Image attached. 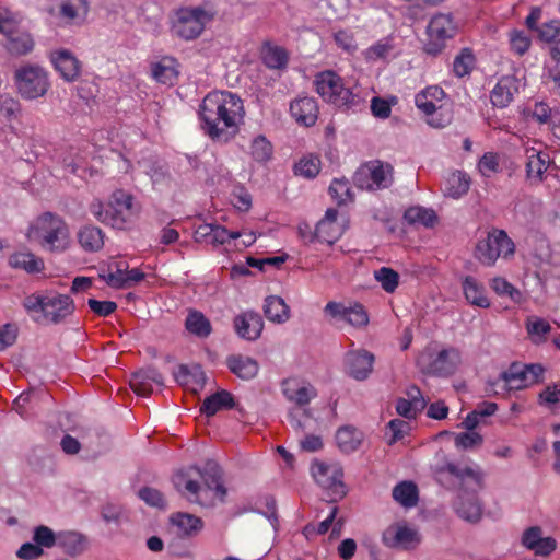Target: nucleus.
I'll list each match as a JSON object with an SVG mask.
<instances>
[{"instance_id": "obj_29", "label": "nucleus", "mask_w": 560, "mask_h": 560, "mask_svg": "<svg viewBox=\"0 0 560 560\" xmlns=\"http://www.w3.org/2000/svg\"><path fill=\"white\" fill-rule=\"evenodd\" d=\"M464 296L470 305L481 308L490 307L485 285L471 276H466L462 281Z\"/></svg>"}, {"instance_id": "obj_47", "label": "nucleus", "mask_w": 560, "mask_h": 560, "mask_svg": "<svg viewBox=\"0 0 560 560\" xmlns=\"http://www.w3.org/2000/svg\"><path fill=\"white\" fill-rule=\"evenodd\" d=\"M526 330L530 340L536 345H540L547 340L551 326L546 319L533 316L526 322Z\"/></svg>"}, {"instance_id": "obj_58", "label": "nucleus", "mask_w": 560, "mask_h": 560, "mask_svg": "<svg viewBox=\"0 0 560 560\" xmlns=\"http://www.w3.org/2000/svg\"><path fill=\"white\" fill-rule=\"evenodd\" d=\"M409 428V423L404 420H390L387 424V435H389L388 443L394 444L397 441L401 440L404 435L408 432Z\"/></svg>"}, {"instance_id": "obj_48", "label": "nucleus", "mask_w": 560, "mask_h": 560, "mask_svg": "<svg viewBox=\"0 0 560 560\" xmlns=\"http://www.w3.org/2000/svg\"><path fill=\"white\" fill-rule=\"evenodd\" d=\"M394 499L405 508H411L417 504V487L410 481H402L393 489Z\"/></svg>"}, {"instance_id": "obj_38", "label": "nucleus", "mask_w": 560, "mask_h": 560, "mask_svg": "<svg viewBox=\"0 0 560 560\" xmlns=\"http://www.w3.org/2000/svg\"><path fill=\"white\" fill-rule=\"evenodd\" d=\"M233 406L234 398L232 394L226 390H220L203 400L200 407V411L207 417H212L218 411L223 409H231Z\"/></svg>"}, {"instance_id": "obj_12", "label": "nucleus", "mask_w": 560, "mask_h": 560, "mask_svg": "<svg viewBox=\"0 0 560 560\" xmlns=\"http://www.w3.org/2000/svg\"><path fill=\"white\" fill-rule=\"evenodd\" d=\"M16 26L15 15L0 8V33L7 36L8 50L14 55H25L33 49L34 42L30 34L16 32Z\"/></svg>"}, {"instance_id": "obj_64", "label": "nucleus", "mask_w": 560, "mask_h": 560, "mask_svg": "<svg viewBox=\"0 0 560 560\" xmlns=\"http://www.w3.org/2000/svg\"><path fill=\"white\" fill-rule=\"evenodd\" d=\"M539 404L553 406L560 402V384L547 386L538 396Z\"/></svg>"}, {"instance_id": "obj_1", "label": "nucleus", "mask_w": 560, "mask_h": 560, "mask_svg": "<svg viewBox=\"0 0 560 560\" xmlns=\"http://www.w3.org/2000/svg\"><path fill=\"white\" fill-rule=\"evenodd\" d=\"M199 116L203 131L214 141L226 143L244 120L243 101L231 92L215 91L203 98Z\"/></svg>"}, {"instance_id": "obj_49", "label": "nucleus", "mask_w": 560, "mask_h": 560, "mask_svg": "<svg viewBox=\"0 0 560 560\" xmlns=\"http://www.w3.org/2000/svg\"><path fill=\"white\" fill-rule=\"evenodd\" d=\"M55 70H80L81 63L68 49H60L50 54Z\"/></svg>"}, {"instance_id": "obj_36", "label": "nucleus", "mask_w": 560, "mask_h": 560, "mask_svg": "<svg viewBox=\"0 0 560 560\" xmlns=\"http://www.w3.org/2000/svg\"><path fill=\"white\" fill-rule=\"evenodd\" d=\"M363 441V433L354 427L345 425L336 432V443L343 453L357 451Z\"/></svg>"}, {"instance_id": "obj_59", "label": "nucleus", "mask_w": 560, "mask_h": 560, "mask_svg": "<svg viewBox=\"0 0 560 560\" xmlns=\"http://www.w3.org/2000/svg\"><path fill=\"white\" fill-rule=\"evenodd\" d=\"M476 67V57L472 49L466 47L455 57L453 70H472Z\"/></svg>"}, {"instance_id": "obj_23", "label": "nucleus", "mask_w": 560, "mask_h": 560, "mask_svg": "<svg viewBox=\"0 0 560 560\" xmlns=\"http://www.w3.org/2000/svg\"><path fill=\"white\" fill-rule=\"evenodd\" d=\"M234 328L241 338L254 341L260 337L264 322L258 313L248 311L234 318Z\"/></svg>"}, {"instance_id": "obj_39", "label": "nucleus", "mask_w": 560, "mask_h": 560, "mask_svg": "<svg viewBox=\"0 0 560 560\" xmlns=\"http://www.w3.org/2000/svg\"><path fill=\"white\" fill-rule=\"evenodd\" d=\"M470 187L469 176L460 171H455L446 179L445 195L458 199L466 195Z\"/></svg>"}, {"instance_id": "obj_15", "label": "nucleus", "mask_w": 560, "mask_h": 560, "mask_svg": "<svg viewBox=\"0 0 560 560\" xmlns=\"http://www.w3.org/2000/svg\"><path fill=\"white\" fill-rule=\"evenodd\" d=\"M382 541L388 548L411 550L421 542V535L416 527L406 523H396L383 532Z\"/></svg>"}, {"instance_id": "obj_41", "label": "nucleus", "mask_w": 560, "mask_h": 560, "mask_svg": "<svg viewBox=\"0 0 560 560\" xmlns=\"http://www.w3.org/2000/svg\"><path fill=\"white\" fill-rule=\"evenodd\" d=\"M186 329L199 338H206L211 334L209 319L198 311H189L185 320Z\"/></svg>"}, {"instance_id": "obj_61", "label": "nucleus", "mask_w": 560, "mask_h": 560, "mask_svg": "<svg viewBox=\"0 0 560 560\" xmlns=\"http://www.w3.org/2000/svg\"><path fill=\"white\" fill-rule=\"evenodd\" d=\"M47 299L48 296L32 294L24 299L23 306L33 318L34 315L43 314Z\"/></svg>"}, {"instance_id": "obj_21", "label": "nucleus", "mask_w": 560, "mask_h": 560, "mask_svg": "<svg viewBox=\"0 0 560 560\" xmlns=\"http://www.w3.org/2000/svg\"><path fill=\"white\" fill-rule=\"evenodd\" d=\"M524 85V77L517 78L515 73L503 75L491 92L492 104L500 108L506 107Z\"/></svg>"}, {"instance_id": "obj_28", "label": "nucleus", "mask_w": 560, "mask_h": 560, "mask_svg": "<svg viewBox=\"0 0 560 560\" xmlns=\"http://www.w3.org/2000/svg\"><path fill=\"white\" fill-rule=\"evenodd\" d=\"M77 240L82 250L96 253L104 246L105 234L100 228L88 224L78 230Z\"/></svg>"}, {"instance_id": "obj_43", "label": "nucleus", "mask_w": 560, "mask_h": 560, "mask_svg": "<svg viewBox=\"0 0 560 560\" xmlns=\"http://www.w3.org/2000/svg\"><path fill=\"white\" fill-rule=\"evenodd\" d=\"M411 399L399 398L396 402V411L408 419L415 418L417 412L424 407V401L418 398L420 390L418 388H411L408 393Z\"/></svg>"}, {"instance_id": "obj_56", "label": "nucleus", "mask_w": 560, "mask_h": 560, "mask_svg": "<svg viewBox=\"0 0 560 560\" xmlns=\"http://www.w3.org/2000/svg\"><path fill=\"white\" fill-rule=\"evenodd\" d=\"M374 277L377 282L381 283L382 288L388 293L394 292L398 287L399 276L390 268H380L374 272Z\"/></svg>"}, {"instance_id": "obj_27", "label": "nucleus", "mask_w": 560, "mask_h": 560, "mask_svg": "<svg viewBox=\"0 0 560 560\" xmlns=\"http://www.w3.org/2000/svg\"><path fill=\"white\" fill-rule=\"evenodd\" d=\"M260 58L270 70H283L289 62V51L282 47L265 40L260 48Z\"/></svg>"}, {"instance_id": "obj_30", "label": "nucleus", "mask_w": 560, "mask_h": 560, "mask_svg": "<svg viewBox=\"0 0 560 560\" xmlns=\"http://www.w3.org/2000/svg\"><path fill=\"white\" fill-rule=\"evenodd\" d=\"M170 522L177 529V535L180 537L197 536L203 528L202 520L189 513H174L170 517Z\"/></svg>"}, {"instance_id": "obj_8", "label": "nucleus", "mask_w": 560, "mask_h": 560, "mask_svg": "<svg viewBox=\"0 0 560 560\" xmlns=\"http://www.w3.org/2000/svg\"><path fill=\"white\" fill-rule=\"evenodd\" d=\"M515 252L514 242L503 230H493L476 246V258L486 266H492L499 257L509 258Z\"/></svg>"}, {"instance_id": "obj_26", "label": "nucleus", "mask_w": 560, "mask_h": 560, "mask_svg": "<svg viewBox=\"0 0 560 560\" xmlns=\"http://www.w3.org/2000/svg\"><path fill=\"white\" fill-rule=\"evenodd\" d=\"M162 386L163 377L161 373L153 369H142L132 374L130 380L131 388L141 396H147L153 390V386Z\"/></svg>"}, {"instance_id": "obj_37", "label": "nucleus", "mask_w": 560, "mask_h": 560, "mask_svg": "<svg viewBox=\"0 0 560 560\" xmlns=\"http://www.w3.org/2000/svg\"><path fill=\"white\" fill-rule=\"evenodd\" d=\"M9 264L11 267L23 269L28 273H37L44 269V260L28 250L12 254L9 257Z\"/></svg>"}, {"instance_id": "obj_54", "label": "nucleus", "mask_w": 560, "mask_h": 560, "mask_svg": "<svg viewBox=\"0 0 560 560\" xmlns=\"http://www.w3.org/2000/svg\"><path fill=\"white\" fill-rule=\"evenodd\" d=\"M491 289L501 296H509L514 302H520L522 293L513 287L506 279L495 277L490 281Z\"/></svg>"}, {"instance_id": "obj_53", "label": "nucleus", "mask_w": 560, "mask_h": 560, "mask_svg": "<svg viewBox=\"0 0 560 560\" xmlns=\"http://www.w3.org/2000/svg\"><path fill=\"white\" fill-rule=\"evenodd\" d=\"M405 219L409 223H420L424 226H432L436 222L435 212L423 207H411L405 212Z\"/></svg>"}, {"instance_id": "obj_9", "label": "nucleus", "mask_w": 560, "mask_h": 560, "mask_svg": "<svg viewBox=\"0 0 560 560\" xmlns=\"http://www.w3.org/2000/svg\"><path fill=\"white\" fill-rule=\"evenodd\" d=\"M421 369L436 376H451L462 364V353L457 348L450 347L433 354L427 349L418 359Z\"/></svg>"}, {"instance_id": "obj_34", "label": "nucleus", "mask_w": 560, "mask_h": 560, "mask_svg": "<svg viewBox=\"0 0 560 560\" xmlns=\"http://www.w3.org/2000/svg\"><path fill=\"white\" fill-rule=\"evenodd\" d=\"M264 314L268 320L283 324L290 318V307L282 298L270 295L265 299Z\"/></svg>"}, {"instance_id": "obj_31", "label": "nucleus", "mask_w": 560, "mask_h": 560, "mask_svg": "<svg viewBox=\"0 0 560 560\" xmlns=\"http://www.w3.org/2000/svg\"><path fill=\"white\" fill-rule=\"evenodd\" d=\"M196 238L205 240L213 245H224L231 240H237V234L235 231H229L222 225L203 224L196 230Z\"/></svg>"}, {"instance_id": "obj_52", "label": "nucleus", "mask_w": 560, "mask_h": 560, "mask_svg": "<svg viewBox=\"0 0 560 560\" xmlns=\"http://www.w3.org/2000/svg\"><path fill=\"white\" fill-rule=\"evenodd\" d=\"M329 194L338 205L353 201L351 186L347 179H334L329 186Z\"/></svg>"}, {"instance_id": "obj_32", "label": "nucleus", "mask_w": 560, "mask_h": 560, "mask_svg": "<svg viewBox=\"0 0 560 560\" xmlns=\"http://www.w3.org/2000/svg\"><path fill=\"white\" fill-rule=\"evenodd\" d=\"M226 364L233 374L245 381L254 378L259 371L258 362L243 354H232L228 357Z\"/></svg>"}, {"instance_id": "obj_6", "label": "nucleus", "mask_w": 560, "mask_h": 560, "mask_svg": "<svg viewBox=\"0 0 560 560\" xmlns=\"http://www.w3.org/2000/svg\"><path fill=\"white\" fill-rule=\"evenodd\" d=\"M314 84L324 101L339 108H349L358 102L350 82H346L338 72H317Z\"/></svg>"}, {"instance_id": "obj_51", "label": "nucleus", "mask_w": 560, "mask_h": 560, "mask_svg": "<svg viewBox=\"0 0 560 560\" xmlns=\"http://www.w3.org/2000/svg\"><path fill=\"white\" fill-rule=\"evenodd\" d=\"M272 144L262 135L256 136L250 143V155L259 163L268 162L272 156Z\"/></svg>"}, {"instance_id": "obj_62", "label": "nucleus", "mask_w": 560, "mask_h": 560, "mask_svg": "<svg viewBox=\"0 0 560 560\" xmlns=\"http://www.w3.org/2000/svg\"><path fill=\"white\" fill-rule=\"evenodd\" d=\"M481 443L482 436L475 431L463 432L455 436V445L457 447L472 448Z\"/></svg>"}, {"instance_id": "obj_14", "label": "nucleus", "mask_w": 560, "mask_h": 560, "mask_svg": "<svg viewBox=\"0 0 560 560\" xmlns=\"http://www.w3.org/2000/svg\"><path fill=\"white\" fill-rule=\"evenodd\" d=\"M455 28L450 15L436 14L434 15L428 27V42L423 50L431 56L439 55L445 47V39L453 37Z\"/></svg>"}, {"instance_id": "obj_44", "label": "nucleus", "mask_w": 560, "mask_h": 560, "mask_svg": "<svg viewBox=\"0 0 560 560\" xmlns=\"http://www.w3.org/2000/svg\"><path fill=\"white\" fill-rule=\"evenodd\" d=\"M58 545L71 556L79 555L86 547L85 537L77 532H62L58 534Z\"/></svg>"}, {"instance_id": "obj_25", "label": "nucleus", "mask_w": 560, "mask_h": 560, "mask_svg": "<svg viewBox=\"0 0 560 560\" xmlns=\"http://www.w3.org/2000/svg\"><path fill=\"white\" fill-rule=\"evenodd\" d=\"M290 113L300 125L313 126L318 117L317 102L313 97H298L291 103Z\"/></svg>"}, {"instance_id": "obj_46", "label": "nucleus", "mask_w": 560, "mask_h": 560, "mask_svg": "<svg viewBox=\"0 0 560 560\" xmlns=\"http://www.w3.org/2000/svg\"><path fill=\"white\" fill-rule=\"evenodd\" d=\"M343 231V226L338 222L319 221L316 226L315 236L319 242L331 245L341 237Z\"/></svg>"}, {"instance_id": "obj_4", "label": "nucleus", "mask_w": 560, "mask_h": 560, "mask_svg": "<svg viewBox=\"0 0 560 560\" xmlns=\"http://www.w3.org/2000/svg\"><path fill=\"white\" fill-rule=\"evenodd\" d=\"M89 210L101 223L121 230L135 215L133 198L124 190H116L112 194L107 206L96 199L91 202Z\"/></svg>"}, {"instance_id": "obj_13", "label": "nucleus", "mask_w": 560, "mask_h": 560, "mask_svg": "<svg viewBox=\"0 0 560 560\" xmlns=\"http://www.w3.org/2000/svg\"><path fill=\"white\" fill-rule=\"evenodd\" d=\"M544 368L540 364H512L500 375V381L508 390H520L529 387L540 381L544 375Z\"/></svg>"}, {"instance_id": "obj_50", "label": "nucleus", "mask_w": 560, "mask_h": 560, "mask_svg": "<svg viewBox=\"0 0 560 560\" xmlns=\"http://www.w3.org/2000/svg\"><path fill=\"white\" fill-rule=\"evenodd\" d=\"M320 171V160L317 155L308 154L300 159L294 165L295 175L304 178H314Z\"/></svg>"}, {"instance_id": "obj_3", "label": "nucleus", "mask_w": 560, "mask_h": 560, "mask_svg": "<svg viewBox=\"0 0 560 560\" xmlns=\"http://www.w3.org/2000/svg\"><path fill=\"white\" fill-rule=\"evenodd\" d=\"M26 237L54 254L67 252L72 244L69 225L63 218L52 212H44L34 219L26 231Z\"/></svg>"}, {"instance_id": "obj_7", "label": "nucleus", "mask_w": 560, "mask_h": 560, "mask_svg": "<svg viewBox=\"0 0 560 560\" xmlns=\"http://www.w3.org/2000/svg\"><path fill=\"white\" fill-rule=\"evenodd\" d=\"M173 24L174 34L185 40L196 39L201 35L207 23L212 21L213 13L202 7L182 8L177 11Z\"/></svg>"}, {"instance_id": "obj_45", "label": "nucleus", "mask_w": 560, "mask_h": 560, "mask_svg": "<svg viewBox=\"0 0 560 560\" xmlns=\"http://www.w3.org/2000/svg\"><path fill=\"white\" fill-rule=\"evenodd\" d=\"M101 279L112 288H126V264H110L102 269Z\"/></svg>"}, {"instance_id": "obj_24", "label": "nucleus", "mask_w": 560, "mask_h": 560, "mask_svg": "<svg viewBox=\"0 0 560 560\" xmlns=\"http://www.w3.org/2000/svg\"><path fill=\"white\" fill-rule=\"evenodd\" d=\"M526 176L529 180L538 183L550 163L549 155L541 148L526 147Z\"/></svg>"}, {"instance_id": "obj_18", "label": "nucleus", "mask_w": 560, "mask_h": 560, "mask_svg": "<svg viewBox=\"0 0 560 560\" xmlns=\"http://www.w3.org/2000/svg\"><path fill=\"white\" fill-rule=\"evenodd\" d=\"M15 84L25 100H35L46 94L49 88L46 72H16Z\"/></svg>"}, {"instance_id": "obj_5", "label": "nucleus", "mask_w": 560, "mask_h": 560, "mask_svg": "<svg viewBox=\"0 0 560 560\" xmlns=\"http://www.w3.org/2000/svg\"><path fill=\"white\" fill-rule=\"evenodd\" d=\"M415 104L427 124L433 128H444L452 121V110L445 92L438 85L428 86L415 97Z\"/></svg>"}, {"instance_id": "obj_55", "label": "nucleus", "mask_w": 560, "mask_h": 560, "mask_svg": "<svg viewBox=\"0 0 560 560\" xmlns=\"http://www.w3.org/2000/svg\"><path fill=\"white\" fill-rule=\"evenodd\" d=\"M478 171L483 177H491L500 171V156L494 152H486L477 164Z\"/></svg>"}, {"instance_id": "obj_10", "label": "nucleus", "mask_w": 560, "mask_h": 560, "mask_svg": "<svg viewBox=\"0 0 560 560\" xmlns=\"http://www.w3.org/2000/svg\"><path fill=\"white\" fill-rule=\"evenodd\" d=\"M355 185L360 189L377 190L390 186L393 183V167L380 161H371L359 167L354 174Z\"/></svg>"}, {"instance_id": "obj_57", "label": "nucleus", "mask_w": 560, "mask_h": 560, "mask_svg": "<svg viewBox=\"0 0 560 560\" xmlns=\"http://www.w3.org/2000/svg\"><path fill=\"white\" fill-rule=\"evenodd\" d=\"M33 539L39 547L51 548L56 542L58 544V535L44 525L35 528Z\"/></svg>"}, {"instance_id": "obj_60", "label": "nucleus", "mask_w": 560, "mask_h": 560, "mask_svg": "<svg viewBox=\"0 0 560 560\" xmlns=\"http://www.w3.org/2000/svg\"><path fill=\"white\" fill-rule=\"evenodd\" d=\"M511 48L518 55L525 54L530 46V38L524 31H513L510 34Z\"/></svg>"}, {"instance_id": "obj_20", "label": "nucleus", "mask_w": 560, "mask_h": 560, "mask_svg": "<svg viewBox=\"0 0 560 560\" xmlns=\"http://www.w3.org/2000/svg\"><path fill=\"white\" fill-rule=\"evenodd\" d=\"M374 354L364 349L348 351L345 355L347 373L357 381L366 380L373 371Z\"/></svg>"}, {"instance_id": "obj_33", "label": "nucleus", "mask_w": 560, "mask_h": 560, "mask_svg": "<svg viewBox=\"0 0 560 560\" xmlns=\"http://www.w3.org/2000/svg\"><path fill=\"white\" fill-rule=\"evenodd\" d=\"M397 55L398 51L389 38L380 40L363 51L364 59L372 65L387 62Z\"/></svg>"}, {"instance_id": "obj_40", "label": "nucleus", "mask_w": 560, "mask_h": 560, "mask_svg": "<svg viewBox=\"0 0 560 560\" xmlns=\"http://www.w3.org/2000/svg\"><path fill=\"white\" fill-rule=\"evenodd\" d=\"M22 115L20 102L9 94H0V120L12 128V124L18 121Z\"/></svg>"}, {"instance_id": "obj_63", "label": "nucleus", "mask_w": 560, "mask_h": 560, "mask_svg": "<svg viewBox=\"0 0 560 560\" xmlns=\"http://www.w3.org/2000/svg\"><path fill=\"white\" fill-rule=\"evenodd\" d=\"M538 37L547 43L553 42L560 33V22L550 21L537 28Z\"/></svg>"}, {"instance_id": "obj_2", "label": "nucleus", "mask_w": 560, "mask_h": 560, "mask_svg": "<svg viewBox=\"0 0 560 560\" xmlns=\"http://www.w3.org/2000/svg\"><path fill=\"white\" fill-rule=\"evenodd\" d=\"M175 488L190 502L212 506L223 501L226 490L214 472H202L196 467L180 470L173 478Z\"/></svg>"}, {"instance_id": "obj_16", "label": "nucleus", "mask_w": 560, "mask_h": 560, "mask_svg": "<svg viewBox=\"0 0 560 560\" xmlns=\"http://www.w3.org/2000/svg\"><path fill=\"white\" fill-rule=\"evenodd\" d=\"M44 312L34 315L33 320L39 324H59L73 314L74 303L69 295L56 294L48 296Z\"/></svg>"}, {"instance_id": "obj_35", "label": "nucleus", "mask_w": 560, "mask_h": 560, "mask_svg": "<svg viewBox=\"0 0 560 560\" xmlns=\"http://www.w3.org/2000/svg\"><path fill=\"white\" fill-rule=\"evenodd\" d=\"M456 513L465 521L476 523L481 518L482 508L475 494H460L456 503Z\"/></svg>"}, {"instance_id": "obj_19", "label": "nucleus", "mask_w": 560, "mask_h": 560, "mask_svg": "<svg viewBox=\"0 0 560 560\" xmlns=\"http://www.w3.org/2000/svg\"><path fill=\"white\" fill-rule=\"evenodd\" d=\"M281 390L290 402L301 407L308 405L317 396L315 387L307 381L299 377L283 380Z\"/></svg>"}, {"instance_id": "obj_42", "label": "nucleus", "mask_w": 560, "mask_h": 560, "mask_svg": "<svg viewBox=\"0 0 560 560\" xmlns=\"http://www.w3.org/2000/svg\"><path fill=\"white\" fill-rule=\"evenodd\" d=\"M174 376L179 385L192 388L195 385L201 386L205 382V374L199 365L192 368L179 365L174 372Z\"/></svg>"}, {"instance_id": "obj_17", "label": "nucleus", "mask_w": 560, "mask_h": 560, "mask_svg": "<svg viewBox=\"0 0 560 560\" xmlns=\"http://www.w3.org/2000/svg\"><path fill=\"white\" fill-rule=\"evenodd\" d=\"M324 313L337 322H346L355 328H363L369 324L365 308L358 303L346 305L331 301L325 305Z\"/></svg>"}, {"instance_id": "obj_22", "label": "nucleus", "mask_w": 560, "mask_h": 560, "mask_svg": "<svg viewBox=\"0 0 560 560\" xmlns=\"http://www.w3.org/2000/svg\"><path fill=\"white\" fill-rule=\"evenodd\" d=\"M460 485L476 491L482 487L483 474L478 466L448 463L442 469Z\"/></svg>"}, {"instance_id": "obj_11", "label": "nucleus", "mask_w": 560, "mask_h": 560, "mask_svg": "<svg viewBox=\"0 0 560 560\" xmlns=\"http://www.w3.org/2000/svg\"><path fill=\"white\" fill-rule=\"evenodd\" d=\"M311 474L315 482L335 501L346 494L342 483V470L336 464L316 460L311 466Z\"/></svg>"}]
</instances>
